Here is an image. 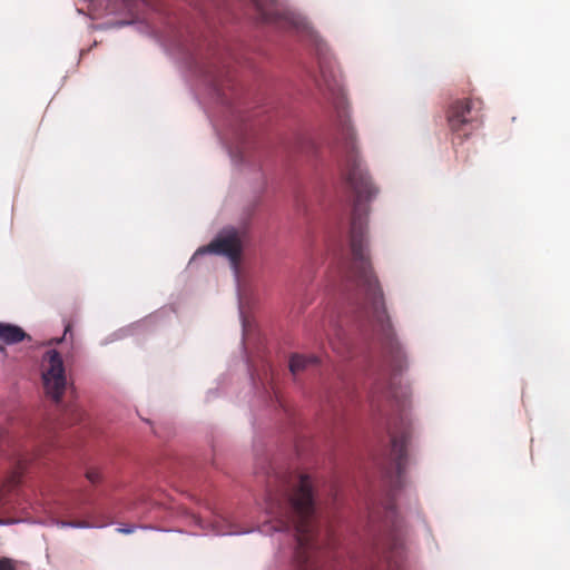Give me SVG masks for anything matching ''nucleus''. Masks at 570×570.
I'll return each mask as SVG.
<instances>
[{"instance_id":"obj_1","label":"nucleus","mask_w":570,"mask_h":570,"mask_svg":"<svg viewBox=\"0 0 570 570\" xmlns=\"http://www.w3.org/2000/svg\"><path fill=\"white\" fill-rule=\"evenodd\" d=\"M340 131L344 140V160L341 164V170L347 186L355 195L350 232L352 262L347 278L362 298V308L380 327L385 348L399 360L401 350L386 312L382 287L373 272L365 246L367 216L365 203L376 195L377 189L361 163L355 144V130L347 118L341 119Z\"/></svg>"},{"instance_id":"obj_2","label":"nucleus","mask_w":570,"mask_h":570,"mask_svg":"<svg viewBox=\"0 0 570 570\" xmlns=\"http://www.w3.org/2000/svg\"><path fill=\"white\" fill-rule=\"evenodd\" d=\"M266 513L277 531L294 530L297 570H318L322 547L315 517L312 480L306 474L285 473L273 480L266 497Z\"/></svg>"},{"instance_id":"obj_3","label":"nucleus","mask_w":570,"mask_h":570,"mask_svg":"<svg viewBox=\"0 0 570 570\" xmlns=\"http://www.w3.org/2000/svg\"><path fill=\"white\" fill-rule=\"evenodd\" d=\"M483 102L479 98H465L455 100L448 110V122L453 132L468 137L470 130L481 122Z\"/></svg>"},{"instance_id":"obj_4","label":"nucleus","mask_w":570,"mask_h":570,"mask_svg":"<svg viewBox=\"0 0 570 570\" xmlns=\"http://www.w3.org/2000/svg\"><path fill=\"white\" fill-rule=\"evenodd\" d=\"M41 377L46 394L59 403L68 383L62 357L56 350H49L43 354Z\"/></svg>"},{"instance_id":"obj_5","label":"nucleus","mask_w":570,"mask_h":570,"mask_svg":"<svg viewBox=\"0 0 570 570\" xmlns=\"http://www.w3.org/2000/svg\"><path fill=\"white\" fill-rule=\"evenodd\" d=\"M197 253H213L225 255L229 258L232 264L236 267L242 254V237L235 230H228L212 240L206 247L198 249Z\"/></svg>"},{"instance_id":"obj_6","label":"nucleus","mask_w":570,"mask_h":570,"mask_svg":"<svg viewBox=\"0 0 570 570\" xmlns=\"http://www.w3.org/2000/svg\"><path fill=\"white\" fill-rule=\"evenodd\" d=\"M391 436V460L396 470V474L400 478L405 470L407 455L406 448L411 439V432L409 428H402L399 432L390 431Z\"/></svg>"},{"instance_id":"obj_7","label":"nucleus","mask_w":570,"mask_h":570,"mask_svg":"<svg viewBox=\"0 0 570 570\" xmlns=\"http://www.w3.org/2000/svg\"><path fill=\"white\" fill-rule=\"evenodd\" d=\"M263 22L278 23L284 14L275 0H253Z\"/></svg>"},{"instance_id":"obj_8","label":"nucleus","mask_w":570,"mask_h":570,"mask_svg":"<svg viewBox=\"0 0 570 570\" xmlns=\"http://www.w3.org/2000/svg\"><path fill=\"white\" fill-rule=\"evenodd\" d=\"M27 337V333L19 326L0 323V341L6 344H16L22 342Z\"/></svg>"},{"instance_id":"obj_9","label":"nucleus","mask_w":570,"mask_h":570,"mask_svg":"<svg viewBox=\"0 0 570 570\" xmlns=\"http://www.w3.org/2000/svg\"><path fill=\"white\" fill-rule=\"evenodd\" d=\"M317 358L315 356H303V355H293L289 361V370L295 375L298 372L303 371L311 364H315Z\"/></svg>"},{"instance_id":"obj_10","label":"nucleus","mask_w":570,"mask_h":570,"mask_svg":"<svg viewBox=\"0 0 570 570\" xmlns=\"http://www.w3.org/2000/svg\"><path fill=\"white\" fill-rule=\"evenodd\" d=\"M83 415V411L77 404L69 405L63 412L65 420L70 424L81 422Z\"/></svg>"},{"instance_id":"obj_11","label":"nucleus","mask_w":570,"mask_h":570,"mask_svg":"<svg viewBox=\"0 0 570 570\" xmlns=\"http://www.w3.org/2000/svg\"><path fill=\"white\" fill-rule=\"evenodd\" d=\"M386 544L389 548V553L386 554L385 558H386L387 562H390V559L394 554L399 553V548L401 547V542H400L399 538L396 537V534L393 533V534H391V538L389 539V542ZM389 570H400V567L396 563L394 566L389 563Z\"/></svg>"},{"instance_id":"obj_12","label":"nucleus","mask_w":570,"mask_h":570,"mask_svg":"<svg viewBox=\"0 0 570 570\" xmlns=\"http://www.w3.org/2000/svg\"><path fill=\"white\" fill-rule=\"evenodd\" d=\"M21 481V472H13L7 480V482L3 484V489H2V492L0 493V508L4 505V502H3V493L6 491H11L12 489H14L16 487H18V484L20 483Z\"/></svg>"},{"instance_id":"obj_13","label":"nucleus","mask_w":570,"mask_h":570,"mask_svg":"<svg viewBox=\"0 0 570 570\" xmlns=\"http://www.w3.org/2000/svg\"><path fill=\"white\" fill-rule=\"evenodd\" d=\"M321 73H322V79L325 83V86L327 87V89L330 91H332L333 94H335L336 91L340 90V87H338V81L336 80L335 77L332 78V80H328L326 78V73H325V70L323 67H321Z\"/></svg>"},{"instance_id":"obj_14","label":"nucleus","mask_w":570,"mask_h":570,"mask_svg":"<svg viewBox=\"0 0 570 570\" xmlns=\"http://www.w3.org/2000/svg\"><path fill=\"white\" fill-rule=\"evenodd\" d=\"M57 524L60 528H67V527H71V528H90V527L94 525V524L89 523L88 521H58Z\"/></svg>"},{"instance_id":"obj_15","label":"nucleus","mask_w":570,"mask_h":570,"mask_svg":"<svg viewBox=\"0 0 570 570\" xmlns=\"http://www.w3.org/2000/svg\"><path fill=\"white\" fill-rule=\"evenodd\" d=\"M0 570H17V562L10 558H0Z\"/></svg>"},{"instance_id":"obj_16","label":"nucleus","mask_w":570,"mask_h":570,"mask_svg":"<svg viewBox=\"0 0 570 570\" xmlns=\"http://www.w3.org/2000/svg\"><path fill=\"white\" fill-rule=\"evenodd\" d=\"M86 478L92 484H97L101 480L100 472L97 469H89V470H87Z\"/></svg>"},{"instance_id":"obj_17","label":"nucleus","mask_w":570,"mask_h":570,"mask_svg":"<svg viewBox=\"0 0 570 570\" xmlns=\"http://www.w3.org/2000/svg\"><path fill=\"white\" fill-rule=\"evenodd\" d=\"M212 529L213 531L216 533V534H220V535H224V534H229L230 532L229 531H225L223 529H220L218 527V522L215 521L214 523H212Z\"/></svg>"},{"instance_id":"obj_18","label":"nucleus","mask_w":570,"mask_h":570,"mask_svg":"<svg viewBox=\"0 0 570 570\" xmlns=\"http://www.w3.org/2000/svg\"><path fill=\"white\" fill-rule=\"evenodd\" d=\"M71 332V324L70 323H67L66 326H65V333H63V336H62V340H66L67 335ZM61 338H58L56 340L55 342L56 343H60Z\"/></svg>"},{"instance_id":"obj_19","label":"nucleus","mask_w":570,"mask_h":570,"mask_svg":"<svg viewBox=\"0 0 570 570\" xmlns=\"http://www.w3.org/2000/svg\"><path fill=\"white\" fill-rule=\"evenodd\" d=\"M292 22L295 24V27L297 29L301 28V27L303 29H307V24L304 21H302V20H293Z\"/></svg>"},{"instance_id":"obj_20","label":"nucleus","mask_w":570,"mask_h":570,"mask_svg":"<svg viewBox=\"0 0 570 570\" xmlns=\"http://www.w3.org/2000/svg\"><path fill=\"white\" fill-rule=\"evenodd\" d=\"M195 521L199 524V527L205 528L203 520L199 517H195Z\"/></svg>"},{"instance_id":"obj_21","label":"nucleus","mask_w":570,"mask_h":570,"mask_svg":"<svg viewBox=\"0 0 570 570\" xmlns=\"http://www.w3.org/2000/svg\"><path fill=\"white\" fill-rule=\"evenodd\" d=\"M119 532H124V533H131L132 532V529H125V528H120L118 529Z\"/></svg>"},{"instance_id":"obj_22","label":"nucleus","mask_w":570,"mask_h":570,"mask_svg":"<svg viewBox=\"0 0 570 570\" xmlns=\"http://www.w3.org/2000/svg\"><path fill=\"white\" fill-rule=\"evenodd\" d=\"M387 513H390V514L394 513V510L392 509V507H390V509L387 510Z\"/></svg>"},{"instance_id":"obj_23","label":"nucleus","mask_w":570,"mask_h":570,"mask_svg":"<svg viewBox=\"0 0 570 570\" xmlns=\"http://www.w3.org/2000/svg\"><path fill=\"white\" fill-rule=\"evenodd\" d=\"M2 523V521H0V524Z\"/></svg>"}]
</instances>
